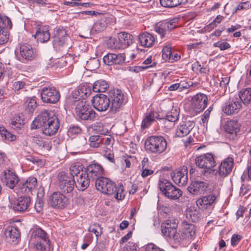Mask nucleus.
<instances>
[{
	"instance_id": "f257e3e1",
	"label": "nucleus",
	"mask_w": 251,
	"mask_h": 251,
	"mask_svg": "<svg viewBox=\"0 0 251 251\" xmlns=\"http://www.w3.org/2000/svg\"><path fill=\"white\" fill-rule=\"evenodd\" d=\"M60 126L58 118L52 111L41 112L31 124V129L41 128L46 135L51 136L58 131Z\"/></svg>"
},
{
	"instance_id": "f03ea898",
	"label": "nucleus",
	"mask_w": 251,
	"mask_h": 251,
	"mask_svg": "<svg viewBox=\"0 0 251 251\" xmlns=\"http://www.w3.org/2000/svg\"><path fill=\"white\" fill-rule=\"evenodd\" d=\"M167 145L165 139L160 136H151L146 139L145 143L146 150L155 154L163 152L166 150Z\"/></svg>"
},
{
	"instance_id": "7ed1b4c3",
	"label": "nucleus",
	"mask_w": 251,
	"mask_h": 251,
	"mask_svg": "<svg viewBox=\"0 0 251 251\" xmlns=\"http://www.w3.org/2000/svg\"><path fill=\"white\" fill-rule=\"evenodd\" d=\"M158 186L163 194L171 200H177L182 195V191L173 185L169 180L163 179L160 180Z\"/></svg>"
},
{
	"instance_id": "20e7f679",
	"label": "nucleus",
	"mask_w": 251,
	"mask_h": 251,
	"mask_svg": "<svg viewBox=\"0 0 251 251\" xmlns=\"http://www.w3.org/2000/svg\"><path fill=\"white\" fill-rule=\"evenodd\" d=\"M196 163L199 168L203 169L204 173H217V171L213 169L216 165V162L211 153H207L198 156L196 159Z\"/></svg>"
},
{
	"instance_id": "39448f33",
	"label": "nucleus",
	"mask_w": 251,
	"mask_h": 251,
	"mask_svg": "<svg viewBox=\"0 0 251 251\" xmlns=\"http://www.w3.org/2000/svg\"><path fill=\"white\" fill-rule=\"evenodd\" d=\"M178 222L176 219H170L164 221L161 225V229L163 235L176 242L177 234V227Z\"/></svg>"
},
{
	"instance_id": "423d86ee",
	"label": "nucleus",
	"mask_w": 251,
	"mask_h": 251,
	"mask_svg": "<svg viewBox=\"0 0 251 251\" xmlns=\"http://www.w3.org/2000/svg\"><path fill=\"white\" fill-rule=\"evenodd\" d=\"M196 230L195 226L187 222H184L181 225V227L177 232L176 243H180L182 241L191 240L195 235Z\"/></svg>"
},
{
	"instance_id": "0eeeda50",
	"label": "nucleus",
	"mask_w": 251,
	"mask_h": 251,
	"mask_svg": "<svg viewBox=\"0 0 251 251\" xmlns=\"http://www.w3.org/2000/svg\"><path fill=\"white\" fill-rule=\"evenodd\" d=\"M187 189L191 194L199 195L210 192L212 186L207 181L196 180L192 182Z\"/></svg>"
},
{
	"instance_id": "6e6552de",
	"label": "nucleus",
	"mask_w": 251,
	"mask_h": 251,
	"mask_svg": "<svg viewBox=\"0 0 251 251\" xmlns=\"http://www.w3.org/2000/svg\"><path fill=\"white\" fill-rule=\"evenodd\" d=\"M75 111L76 116L83 120H93L96 117L95 112L89 107L86 102L81 101L76 106Z\"/></svg>"
},
{
	"instance_id": "1a4fd4ad",
	"label": "nucleus",
	"mask_w": 251,
	"mask_h": 251,
	"mask_svg": "<svg viewBox=\"0 0 251 251\" xmlns=\"http://www.w3.org/2000/svg\"><path fill=\"white\" fill-rule=\"evenodd\" d=\"M41 96L43 102L49 103H55L60 97L59 91L54 87H44Z\"/></svg>"
},
{
	"instance_id": "9d476101",
	"label": "nucleus",
	"mask_w": 251,
	"mask_h": 251,
	"mask_svg": "<svg viewBox=\"0 0 251 251\" xmlns=\"http://www.w3.org/2000/svg\"><path fill=\"white\" fill-rule=\"evenodd\" d=\"M178 21V19L176 18L168 21L159 22L155 25L154 30L160 36L161 38H163L167 31L177 27Z\"/></svg>"
},
{
	"instance_id": "9b49d317",
	"label": "nucleus",
	"mask_w": 251,
	"mask_h": 251,
	"mask_svg": "<svg viewBox=\"0 0 251 251\" xmlns=\"http://www.w3.org/2000/svg\"><path fill=\"white\" fill-rule=\"evenodd\" d=\"M58 178L60 188L63 193H69L73 190L75 182L68 174L61 172L58 175Z\"/></svg>"
},
{
	"instance_id": "f8f14e48",
	"label": "nucleus",
	"mask_w": 251,
	"mask_h": 251,
	"mask_svg": "<svg viewBox=\"0 0 251 251\" xmlns=\"http://www.w3.org/2000/svg\"><path fill=\"white\" fill-rule=\"evenodd\" d=\"M92 103L94 108L100 112H104L110 108L109 99L104 94L97 95L93 97Z\"/></svg>"
},
{
	"instance_id": "ddd939ff",
	"label": "nucleus",
	"mask_w": 251,
	"mask_h": 251,
	"mask_svg": "<svg viewBox=\"0 0 251 251\" xmlns=\"http://www.w3.org/2000/svg\"><path fill=\"white\" fill-rule=\"evenodd\" d=\"M188 170L186 167H182L171 173V176L174 183L179 186L186 185L188 182Z\"/></svg>"
},
{
	"instance_id": "4468645a",
	"label": "nucleus",
	"mask_w": 251,
	"mask_h": 251,
	"mask_svg": "<svg viewBox=\"0 0 251 251\" xmlns=\"http://www.w3.org/2000/svg\"><path fill=\"white\" fill-rule=\"evenodd\" d=\"M109 99L110 103V110L112 112L118 111L125 100L124 94L118 89L114 91Z\"/></svg>"
},
{
	"instance_id": "2eb2a0df",
	"label": "nucleus",
	"mask_w": 251,
	"mask_h": 251,
	"mask_svg": "<svg viewBox=\"0 0 251 251\" xmlns=\"http://www.w3.org/2000/svg\"><path fill=\"white\" fill-rule=\"evenodd\" d=\"M15 53L17 59L22 62L32 60L35 55L32 48L27 44L21 45L20 47L19 52L16 51Z\"/></svg>"
},
{
	"instance_id": "dca6fc26",
	"label": "nucleus",
	"mask_w": 251,
	"mask_h": 251,
	"mask_svg": "<svg viewBox=\"0 0 251 251\" xmlns=\"http://www.w3.org/2000/svg\"><path fill=\"white\" fill-rule=\"evenodd\" d=\"M208 98L206 95L199 93L192 98V106L196 112H200L207 106Z\"/></svg>"
},
{
	"instance_id": "f3484780",
	"label": "nucleus",
	"mask_w": 251,
	"mask_h": 251,
	"mask_svg": "<svg viewBox=\"0 0 251 251\" xmlns=\"http://www.w3.org/2000/svg\"><path fill=\"white\" fill-rule=\"evenodd\" d=\"M105 188H107V191L102 192L104 194L113 196L117 200H122L125 197L124 186L122 185L117 187L115 183L110 180Z\"/></svg>"
},
{
	"instance_id": "a211bd4d",
	"label": "nucleus",
	"mask_w": 251,
	"mask_h": 251,
	"mask_svg": "<svg viewBox=\"0 0 251 251\" xmlns=\"http://www.w3.org/2000/svg\"><path fill=\"white\" fill-rule=\"evenodd\" d=\"M67 198L59 192L53 193L49 198L50 204L55 208H63L68 204Z\"/></svg>"
},
{
	"instance_id": "6ab92c4d",
	"label": "nucleus",
	"mask_w": 251,
	"mask_h": 251,
	"mask_svg": "<svg viewBox=\"0 0 251 251\" xmlns=\"http://www.w3.org/2000/svg\"><path fill=\"white\" fill-rule=\"evenodd\" d=\"M216 197L215 195L211 194L202 196L198 199L196 201L197 206L201 209H212L216 203Z\"/></svg>"
},
{
	"instance_id": "aec40b11",
	"label": "nucleus",
	"mask_w": 251,
	"mask_h": 251,
	"mask_svg": "<svg viewBox=\"0 0 251 251\" xmlns=\"http://www.w3.org/2000/svg\"><path fill=\"white\" fill-rule=\"evenodd\" d=\"M241 108V101L238 98H235L226 103L223 107V111L226 115H231L238 113Z\"/></svg>"
},
{
	"instance_id": "412c9836",
	"label": "nucleus",
	"mask_w": 251,
	"mask_h": 251,
	"mask_svg": "<svg viewBox=\"0 0 251 251\" xmlns=\"http://www.w3.org/2000/svg\"><path fill=\"white\" fill-rule=\"evenodd\" d=\"M31 202L30 198L27 196L19 197L11 203L12 208L17 211L23 212L27 209Z\"/></svg>"
},
{
	"instance_id": "4be33fe9",
	"label": "nucleus",
	"mask_w": 251,
	"mask_h": 251,
	"mask_svg": "<svg viewBox=\"0 0 251 251\" xmlns=\"http://www.w3.org/2000/svg\"><path fill=\"white\" fill-rule=\"evenodd\" d=\"M234 165V159L231 157H228L224 159L219 166L218 173L222 177H226L230 174Z\"/></svg>"
},
{
	"instance_id": "5701e85b",
	"label": "nucleus",
	"mask_w": 251,
	"mask_h": 251,
	"mask_svg": "<svg viewBox=\"0 0 251 251\" xmlns=\"http://www.w3.org/2000/svg\"><path fill=\"white\" fill-rule=\"evenodd\" d=\"M125 59L126 55L124 53H108L103 58L104 63L107 65H122L125 62Z\"/></svg>"
},
{
	"instance_id": "b1692460",
	"label": "nucleus",
	"mask_w": 251,
	"mask_h": 251,
	"mask_svg": "<svg viewBox=\"0 0 251 251\" xmlns=\"http://www.w3.org/2000/svg\"><path fill=\"white\" fill-rule=\"evenodd\" d=\"M6 241L13 244H17L20 240V232L17 227L9 226L5 230Z\"/></svg>"
},
{
	"instance_id": "393cba45",
	"label": "nucleus",
	"mask_w": 251,
	"mask_h": 251,
	"mask_svg": "<svg viewBox=\"0 0 251 251\" xmlns=\"http://www.w3.org/2000/svg\"><path fill=\"white\" fill-rule=\"evenodd\" d=\"M90 178L85 171H82L74 179L76 187L79 190H85L89 185Z\"/></svg>"
},
{
	"instance_id": "a878e982",
	"label": "nucleus",
	"mask_w": 251,
	"mask_h": 251,
	"mask_svg": "<svg viewBox=\"0 0 251 251\" xmlns=\"http://www.w3.org/2000/svg\"><path fill=\"white\" fill-rule=\"evenodd\" d=\"M2 173L4 177L2 180L6 185L10 189H13L19 181L18 176L9 170L4 171Z\"/></svg>"
},
{
	"instance_id": "bb28decb",
	"label": "nucleus",
	"mask_w": 251,
	"mask_h": 251,
	"mask_svg": "<svg viewBox=\"0 0 251 251\" xmlns=\"http://www.w3.org/2000/svg\"><path fill=\"white\" fill-rule=\"evenodd\" d=\"M195 124L190 121L182 122L177 127L176 131V135L179 137H182L188 135L190 131L194 128Z\"/></svg>"
},
{
	"instance_id": "cd10ccee",
	"label": "nucleus",
	"mask_w": 251,
	"mask_h": 251,
	"mask_svg": "<svg viewBox=\"0 0 251 251\" xmlns=\"http://www.w3.org/2000/svg\"><path fill=\"white\" fill-rule=\"evenodd\" d=\"M85 171L91 179L95 180L102 175L103 169L100 164H92L89 165Z\"/></svg>"
},
{
	"instance_id": "c85d7f7f",
	"label": "nucleus",
	"mask_w": 251,
	"mask_h": 251,
	"mask_svg": "<svg viewBox=\"0 0 251 251\" xmlns=\"http://www.w3.org/2000/svg\"><path fill=\"white\" fill-rule=\"evenodd\" d=\"M35 38L41 43H45L50 39V33L49 27L46 25H41L37 27Z\"/></svg>"
},
{
	"instance_id": "c756f323",
	"label": "nucleus",
	"mask_w": 251,
	"mask_h": 251,
	"mask_svg": "<svg viewBox=\"0 0 251 251\" xmlns=\"http://www.w3.org/2000/svg\"><path fill=\"white\" fill-rule=\"evenodd\" d=\"M29 242L45 241L49 240L47 233L39 227H33L31 230Z\"/></svg>"
},
{
	"instance_id": "7c9ffc66",
	"label": "nucleus",
	"mask_w": 251,
	"mask_h": 251,
	"mask_svg": "<svg viewBox=\"0 0 251 251\" xmlns=\"http://www.w3.org/2000/svg\"><path fill=\"white\" fill-rule=\"evenodd\" d=\"M37 179L33 177H28L25 182L19 184V189L22 193H28L37 186Z\"/></svg>"
},
{
	"instance_id": "2f4dec72",
	"label": "nucleus",
	"mask_w": 251,
	"mask_h": 251,
	"mask_svg": "<svg viewBox=\"0 0 251 251\" xmlns=\"http://www.w3.org/2000/svg\"><path fill=\"white\" fill-rule=\"evenodd\" d=\"M160 119L158 112L151 111L145 114L143 119L141 127L143 129L150 127L156 119Z\"/></svg>"
},
{
	"instance_id": "473e14b6",
	"label": "nucleus",
	"mask_w": 251,
	"mask_h": 251,
	"mask_svg": "<svg viewBox=\"0 0 251 251\" xmlns=\"http://www.w3.org/2000/svg\"><path fill=\"white\" fill-rule=\"evenodd\" d=\"M139 40L140 45L146 48L151 47L155 43L154 37L148 32H144L139 35Z\"/></svg>"
},
{
	"instance_id": "72a5a7b5",
	"label": "nucleus",
	"mask_w": 251,
	"mask_h": 251,
	"mask_svg": "<svg viewBox=\"0 0 251 251\" xmlns=\"http://www.w3.org/2000/svg\"><path fill=\"white\" fill-rule=\"evenodd\" d=\"M117 37L120 39V42L123 46L124 49L129 47L133 43V36L130 34L126 32L119 33Z\"/></svg>"
},
{
	"instance_id": "f704fd0d",
	"label": "nucleus",
	"mask_w": 251,
	"mask_h": 251,
	"mask_svg": "<svg viewBox=\"0 0 251 251\" xmlns=\"http://www.w3.org/2000/svg\"><path fill=\"white\" fill-rule=\"evenodd\" d=\"M201 214L199 211L195 207L191 206L186 211V217L187 219L193 222L198 221Z\"/></svg>"
},
{
	"instance_id": "c9c22d12",
	"label": "nucleus",
	"mask_w": 251,
	"mask_h": 251,
	"mask_svg": "<svg viewBox=\"0 0 251 251\" xmlns=\"http://www.w3.org/2000/svg\"><path fill=\"white\" fill-rule=\"evenodd\" d=\"M65 32L63 30H58L56 31L53 40L54 46H62L65 41Z\"/></svg>"
},
{
	"instance_id": "e433bc0d",
	"label": "nucleus",
	"mask_w": 251,
	"mask_h": 251,
	"mask_svg": "<svg viewBox=\"0 0 251 251\" xmlns=\"http://www.w3.org/2000/svg\"><path fill=\"white\" fill-rule=\"evenodd\" d=\"M110 180L109 178L105 177H100L97 178L95 183L96 189L101 193L107 192V188H105V187Z\"/></svg>"
},
{
	"instance_id": "4c0bfd02",
	"label": "nucleus",
	"mask_w": 251,
	"mask_h": 251,
	"mask_svg": "<svg viewBox=\"0 0 251 251\" xmlns=\"http://www.w3.org/2000/svg\"><path fill=\"white\" fill-rule=\"evenodd\" d=\"M187 0H160L161 5L164 7L173 8L184 4Z\"/></svg>"
},
{
	"instance_id": "58836bf2",
	"label": "nucleus",
	"mask_w": 251,
	"mask_h": 251,
	"mask_svg": "<svg viewBox=\"0 0 251 251\" xmlns=\"http://www.w3.org/2000/svg\"><path fill=\"white\" fill-rule=\"evenodd\" d=\"M240 100L246 105L251 102V88H248L242 90L239 93Z\"/></svg>"
},
{
	"instance_id": "ea45409f",
	"label": "nucleus",
	"mask_w": 251,
	"mask_h": 251,
	"mask_svg": "<svg viewBox=\"0 0 251 251\" xmlns=\"http://www.w3.org/2000/svg\"><path fill=\"white\" fill-rule=\"evenodd\" d=\"M108 83L104 80L96 81L93 86V90L95 92H104L108 88Z\"/></svg>"
},
{
	"instance_id": "a19ab883",
	"label": "nucleus",
	"mask_w": 251,
	"mask_h": 251,
	"mask_svg": "<svg viewBox=\"0 0 251 251\" xmlns=\"http://www.w3.org/2000/svg\"><path fill=\"white\" fill-rule=\"evenodd\" d=\"M225 128L229 133H236L239 131V125L236 121L230 120L226 123Z\"/></svg>"
},
{
	"instance_id": "79ce46f5",
	"label": "nucleus",
	"mask_w": 251,
	"mask_h": 251,
	"mask_svg": "<svg viewBox=\"0 0 251 251\" xmlns=\"http://www.w3.org/2000/svg\"><path fill=\"white\" fill-rule=\"evenodd\" d=\"M82 165L79 163L72 164L70 168V174L73 179H75V176H79L83 170Z\"/></svg>"
},
{
	"instance_id": "37998d69",
	"label": "nucleus",
	"mask_w": 251,
	"mask_h": 251,
	"mask_svg": "<svg viewBox=\"0 0 251 251\" xmlns=\"http://www.w3.org/2000/svg\"><path fill=\"white\" fill-rule=\"evenodd\" d=\"M24 125L23 119L19 115H15L11 119V126L14 129H21Z\"/></svg>"
},
{
	"instance_id": "c03bdc74",
	"label": "nucleus",
	"mask_w": 251,
	"mask_h": 251,
	"mask_svg": "<svg viewBox=\"0 0 251 251\" xmlns=\"http://www.w3.org/2000/svg\"><path fill=\"white\" fill-rule=\"evenodd\" d=\"M75 93L79 98L84 99L90 95L91 89L86 86H81L77 88Z\"/></svg>"
},
{
	"instance_id": "a18cd8bd",
	"label": "nucleus",
	"mask_w": 251,
	"mask_h": 251,
	"mask_svg": "<svg viewBox=\"0 0 251 251\" xmlns=\"http://www.w3.org/2000/svg\"><path fill=\"white\" fill-rule=\"evenodd\" d=\"M172 45L170 43H166L164 46L162 52V58L165 61H170V56L172 54Z\"/></svg>"
},
{
	"instance_id": "49530a36",
	"label": "nucleus",
	"mask_w": 251,
	"mask_h": 251,
	"mask_svg": "<svg viewBox=\"0 0 251 251\" xmlns=\"http://www.w3.org/2000/svg\"><path fill=\"white\" fill-rule=\"evenodd\" d=\"M102 139L99 135H91L89 137L88 143L90 147L98 148L100 146Z\"/></svg>"
},
{
	"instance_id": "de8ad7c7",
	"label": "nucleus",
	"mask_w": 251,
	"mask_h": 251,
	"mask_svg": "<svg viewBox=\"0 0 251 251\" xmlns=\"http://www.w3.org/2000/svg\"><path fill=\"white\" fill-rule=\"evenodd\" d=\"M29 243L33 245L38 251H45L47 246L49 245V240H46V241L29 242Z\"/></svg>"
},
{
	"instance_id": "09e8293b",
	"label": "nucleus",
	"mask_w": 251,
	"mask_h": 251,
	"mask_svg": "<svg viewBox=\"0 0 251 251\" xmlns=\"http://www.w3.org/2000/svg\"><path fill=\"white\" fill-rule=\"evenodd\" d=\"M37 106L36 101L33 98H27L25 102V110L28 112H32Z\"/></svg>"
},
{
	"instance_id": "8fccbe9b",
	"label": "nucleus",
	"mask_w": 251,
	"mask_h": 251,
	"mask_svg": "<svg viewBox=\"0 0 251 251\" xmlns=\"http://www.w3.org/2000/svg\"><path fill=\"white\" fill-rule=\"evenodd\" d=\"M179 111L176 108H173L168 112L164 118L168 119L171 122L175 123L178 119Z\"/></svg>"
},
{
	"instance_id": "3c124183",
	"label": "nucleus",
	"mask_w": 251,
	"mask_h": 251,
	"mask_svg": "<svg viewBox=\"0 0 251 251\" xmlns=\"http://www.w3.org/2000/svg\"><path fill=\"white\" fill-rule=\"evenodd\" d=\"M91 127L93 131L100 134L105 135L108 133V130L105 129L101 122H96L93 124Z\"/></svg>"
},
{
	"instance_id": "603ef678",
	"label": "nucleus",
	"mask_w": 251,
	"mask_h": 251,
	"mask_svg": "<svg viewBox=\"0 0 251 251\" xmlns=\"http://www.w3.org/2000/svg\"><path fill=\"white\" fill-rule=\"evenodd\" d=\"M88 231L94 233L98 239L102 233V228L99 224L95 223L90 226Z\"/></svg>"
},
{
	"instance_id": "864d4df0",
	"label": "nucleus",
	"mask_w": 251,
	"mask_h": 251,
	"mask_svg": "<svg viewBox=\"0 0 251 251\" xmlns=\"http://www.w3.org/2000/svg\"><path fill=\"white\" fill-rule=\"evenodd\" d=\"M0 134L8 141H13L16 139V136L8 132L4 126H0Z\"/></svg>"
},
{
	"instance_id": "5fc2aeb1",
	"label": "nucleus",
	"mask_w": 251,
	"mask_h": 251,
	"mask_svg": "<svg viewBox=\"0 0 251 251\" xmlns=\"http://www.w3.org/2000/svg\"><path fill=\"white\" fill-rule=\"evenodd\" d=\"M0 25L2 28L10 29L12 27V24L10 19L8 17L0 15Z\"/></svg>"
},
{
	"instance_id": "6e6d98bb",
	"label": "nucleus",
	"mask_w": 251,
	"mask_h": 251,
	"mask_svg": "<svg viewBox=\"0 0 251 251\" xmlns=\"http://www.w3.org/2000/svg\"><path fill=\"white\" fill-rule=\"evenodd\" d=\"M106 26V24L104 19H100L97 21L93 26V29L97 32H100L103 30Z\"/></svg>"
},
{
	"instance_id": "4d7b16f0",
	"label": "nucleus",
	"mask_w": 251,
	"mask_h": 251,
	"mask_svg": "<svg viewBox=\"0 0 251 251\" xmlns=\"http://www.w3.org/2000/svg\"><path fill=\"white\" fill-rule=\"evenodd\" d=\"M32 142L39 147L47 148L48 150L51 149V147L48 144H46L41 137L34 136L32 138Z\"/></svg>"
},
{
	"instance_id": "13d9d810",
	"label": "nucleus",
	"mask_w": 251,
	"mask_h": 251,
	"mask_svg": "<svg viewBox=\"0 0 251 251\" xmlns=\"http://www.w3.org/2000/svg\"><path fill=\"white\" fill-rule=\"evenodd\" d=\"M107 47L111 50H119L120 46L116 42V38H110L107 42Z\"/></svg>"
},
{
	"instance_id": "bf43d9fd",
	"label": "nucleus",
	"mask_w": 251,
	"mask_h": 251,
	"mask_svg": "<svg viewBox=\"0 0 251 251\" xmlns=\"http://www.w3.org/2000/svg\"><path fill=\"white\" fill-rule=\"evenodd\" d=\"M214 46L219 48L220 50H224L229 49L230 46L229 43L225 41H220L214 44Z\"/></svg>"
},
{
	"instance_id": "052dcab7",
	"label": "nucleus",
	"mask_w": 251,
	"mask_h": 251,
	"mask_svg": "<svg viewBox=\"0 0 251 251\" xmlns=\"http://www.w3.org/2000/svg\"><path fill=\"white\" fill-rule=\"evenodd\" d=\"M178 91L181 92L184 90L188 89L190 87L193 86V83L192 82H185L182 81L178 83Z\"/></svg>"
},
{
	"instance_id": "680f3d73",
	"label": "nucleus",
	"mask_w": 251,
	"mask_h": 251,
	"mask_svg": "<svg viewBox=\"0 0 251 251\" xmlns=\"http://www.w3.org/2000/svg\"><path fill=\"white\" fill-rule=\"evenodd\" d=\"M159 119L162 120L163 122V124L164 125V127L168 130L171 129L174 127L175 123L173 122L170 121L169 120L165 118H161Z\"/></svg>"
},
{
	"instance_id": "e2e57ef3",
	"label": "nucleus",
	"mask_w": 251,
	"mask_h": 251,
	"mask_svg": "<svg viewBox=\"0 0 251 251\" xmlns=\"http://www.w3.org/2000/svg\"><path fill=\"white\" fill-rule=\"evenodd\" d=\"M145 251H165L164 250L157 247L152 243L149 244L145 246Z\"/></svg>"
},
{
	"instance_id": "0e129e2a",
	"label": "nucleus",
	"mask_w": 251,
	"mask_h": 251,
	"mask_svg": "<svg viewBox=\"0 0 251 251\" xmlns=\"http://www.w3.org/2000/svg\"><path fill=\"white\" fill-rule=\"evenodd\" d=\"M101 139H102V142L104 141V144L106 146L112 147V146L113 145V144L114 143V138L110 135L108 136L107 137L103 138Z\"/></svg>"
},
{
	"instance_id": "69168bd1",
	"label": "nucleus",
	"mask_w": 251,
	"mask_h": 251,
	"mask_svg": "<svg viewBox=\"0 0 251 251\" xmlns=\"http://www.w3.org/2000/svg\"><path fill=\"white\" fill-rule=\"evenodd\" d=\"M123 251H138L137 247L135 244L128 242L126 245Z\"/></svg>"
},
{
	"instance_id": "338daca9",
	"label": "nucleus",
	"mask_w": 251,
	"mask_h": 251,
	"mask_svg": "<svg viewBox=\"0 0 251 251\" xmlns=\"http://www.w3.org/2000/svg\"><path fill=\"white\" fill-rule=\"evenodd\" d=\"M44 202L40 199L37 200L34 205V208L37 213H40L43 209Z\"/></svg>"
},
{
	"instance_id": "774afa93",
	"label": "nucleus",
	"mask_w": 251,
	"mask_h": 251,
	"mask_svg": "<svg viewBox=\"0 0 251 251\" xmlns=\"http://www.w3.org/2000/svg\"><path fill=\"white\" fill-rule=\"evenodd\" d=\"M136 161V158L134 156H129L124 160V164L127 168H129L132 163Z\"/></svg>"
}]
</instances>
